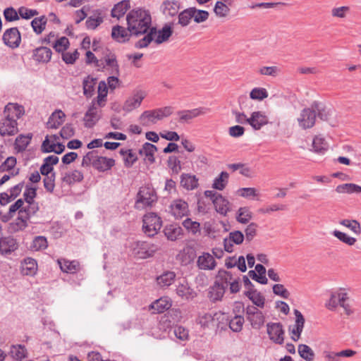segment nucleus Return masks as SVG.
Wrapping results in <instances>:
<instances>
[{
    "instance_id": "f257e3e1",
    "label": "nucleus",
    "mask_w": 361,
    "mask_h": 361,
    "mask_svg": "<svg viewBox=\"0 0 361 361\" xmlns=\"http://www.w3.org/2000/svg\"><path fill=\"white\" fill-rule=\"evenodd\" d=\"M126 20L128 30L132 35L145 34L151 28V16L148 11L141 8L130 11Z\"/></svg>"
},
{
    "instance_id": "f03ea898",
    "label": "nucleus",
    "mask_w": 361,
    "mask_h": 361,
    "mask_svg": "<svg viewBox=\"0 0 361 361\" xmlns=\"http://www.w3.org/2000/svg\"><path fill=\"white\" fill-rule=\"evenodd\" d=\"M157 200L154 189L149 185L140 187L136 196L135 208L138 210L152 207Z\"/></svg>"
},
{
    "instance_id": "7ed1b4c3",
    "label": "nucleus",
    "mask_w": 361,
    "mask_h": 361,
    "mask_svg": "<svg viewBox=\"0 0 361 361\" xmlns=\"http://www.w3.org/2000/svg\"><path fill=\"white\" fill-rule=\"evenodd\" d=\"M132 255L137 259H147L152 257L159 250L158 245L146 241L133 242L130 245Z\"/></svg>"
},
{
    "instance_id": "20e7f679",
    "label": "nucleus",
    "mask_w": 361,
    "mask_h": 361,
    "mask_svg": "<svg viewBox=\"0 0 361 361\" xmlns=\"http://www.w3.org/2000/svg\"><path fill=\"white\" fill-rule=\"evenodd\" d=\"M173 113L171 106H165L152 111H145L140 116V121L143 126L155 123L157 121L169 116Z\"/></svg>"
},
{
    "instance_id": "39448f33",
    "label": "nucleus",
    "mask_w": 361,
    "mask_h": 361,
    "mask_svg": "<svg viewBox=\"0 0 361 361\" xmlns=\"http://www.w3.org/2000/svg\"><path fill=\"white\" fill-rule=\"evenodd\" d=\"M142 222V231L149 237L154 236L162 226L161 218L154 212L145 214Z\"/></svg>"
},
{
    "instance_id": "423d86ee",
    "label": "nucleus",
    "mask_w": 361,
    "mask_h": 361,
    "mask_svg": "<svg viewBox=\"0 0 361 361\" xmlns=\"http://www.w3.org/2000/svg\"><path fill=\"white\" fill-rule=\"evenodd\" d=\"M267 328V334L271 341L276 344H282L283 343L285 332L281 323H268Z\"/></svg>"
},
{
    "instance_id": "0eeeda50",
    "label": "nucleus",
    "mask_w": 361,
    "mask_h": 361,
    "mask_svg": "<svg viewBox=\"0 0 361 361\" xmlns=\"http://www.w3.org/2000/svg\"><path fill=\"white\" fill-rule=\"evenodd\" d=\"M316 117L317 114L312 107L305 108L300 112L298 118V122L302 129L311 128L315 123Z\"/></svg>"
},
{
    "instance_id": "6e6552de",
    "label": "nucleus",
    "mask_w": 361,
    "mask_h": 361,
    "mask_svg": "<svg viewBox=\"0 0 361 361\" xmlns=\"http://www.w3.org/2000/svg\"><path fill=\"white\" fill-rule=\"evenodd\" d=\"M170 212L176 219H181L188 215V204L181 199L175 200L170 205Z\"/></svg>"
},
{
    "instance_id": "1a4fd4ad",
    "label": "nucleus",
    "mask_w": 361,
    "mask_h": 361,
    "mask_svg": "<svg viewBox=\"0 0 361 361\" xmlns=\"http://www.w3.org/2000/svg\"><path fill=\"white\" fill-rule=\"evenodd\" d=\"M102 60L104 63V68H106L110 74L119 75V65L115 54L106 49Z\"/></svg>"
},
{
    "instance_id": "9d476101",
    "label": "nucleus",
    "mask_w": 361,
    "mask_h": 361,
    "mask_svg": "<svg viewBox=\"0 0 361 361\" xmlns=\"http://www.w3.org/2000/svg\"><path fill=\"white\" fill-rule=\"evenodd\" d=\"M21 37L17 27H11L5 31L3 35V41L7 46L16 48L20 43Z\"/></svg>"
},
{
    "instance_id": "9b49d317",
    "label": "nucleus",
    "mask_w": 361,
    "mask_h": 361,
    "mask_svg": "<svg viewBox=\"0 0 361 361\" xmlns=\"http://www.w3.org/2000/svg\"><path fill=\"white\" fill-rule=\"evenodd\" d=\"M208 111L209 109L204 107L179 111L177 112L179 116L178 121L181 123H187L197 116L204 115Z\"/></svg>"
},
{
    "instance_id": "f8f14e48",
    "label": "nucleus",
    "mask_w": 361,
    "mask_h": 361,
    "mask_svg": "<svg viewBox=\"0 0 361 361\" xmlns=\"http://www.w3.org/2000/svg\"><path fill=\"white\" fill-rule=\"evenodd\" d=\"M100 117V110L97 106H96L95 102L92 101L91 106L89 107L84 116L83 120L85 121V127H93L99 120Z\"/></svg>"
},
{
    "instance_id": "ddd939ff",
    "label": "nucleus",
    "mask_w": 361,
    "mask_h": 361,
    "mask_svg": "<svg viewBox=\"0 0 361 361\" xmlns=\"http://www.w3.org/2000/svg\"><path fill=\"white\" fill-rule=\"evenodd\" d=\"M18 131L17 121L5 116L0 121V135L2 136H11Z\"/></svg>"
},
{
    "instance_id": "4468645a",
    "label": "nucleus",
    "mask_w": 361,
    "mask_h": 361,
    "mask_svg": "<svg viewBox=\"0 0 361 361\" xmlns=\"http://www.w3.org/2000/svg\"><path fill=\"white\" fill-rule=\"evenodd\" d=\"M294 314L295 316V324L293 325L292 329L290 328V331L293 334L291 338L294 341H297L300 338V335L301 333L302 332L305 320L303 315L299 310H294Z\"/></svg>"
},
{
    "instance_id": "2eb2a0df",
    "label": "nucleus",
    "mask_w": 361,
    "mask_h": 361,
    "mask_svg": "<svg viewBox=\"0 0 361 361\" xmlns=\"http://www.w3.org/2000/svg\"><path fill=\"white\" fill-rule=\"evenodd\" d=\"M18 247V243L13 237L7 236L0 238V254L1 255H8L16 250Z\"/></svg>"
},
{
    "instance_id": "dca6fc26",
    "label": "nucleus",
    "mask_w": 361,
    "mask_h": 361,
    "mask_svg": "<svg viewBox=\"0 0 361 361\" xmlns=\"http://www.w3.org/2000/svg\"><path fill=\"white\" fill-rule=\"evenodd\" d=\"M245 236L240 231H232L228 237L224 240V249L228 252H233V244L240 245L244 240Z\"/></svg>"
},
{
    "instance_id": "f3484780",
    "label": "nucleus",
    "mask_w": 361,
    "mask_h": 361,
    "mask_svg": "<svg viewBox=\"0 0 361 361\" xmlns=\"http://www.w3.org/2000/svg\"><path fill=\"white\" fill-rule=\"evenodd\" d=\"M145 97V92L142 91L137 92L133 97L126 99L123 106V109L127 112H130L133 109L138 108Z\"/></svg>"
},
{
    "instance_id": "a211bd4d",
    "label": "nucleus",
    "mask_w": 361,
    "mask_h": 361,
    "mask_svg": "<svg viewBox=\"0 0 361 361\" xmlns=\"http://www.w3.org/2000/svg\"><path fill=\"white\" fill-rule=\"evenodd\" d=\"M267 123L268 118L264 113L262 111L252 112L248 121V124H250L255 130L261 129L262 126Z\"/></svg>"
},
{
    "instance_id": "6ab92c4d",
    "label": "nucleus",
    "mask_w": 361,
    "mask_h": 361,
    "mask_svg": "<svg viewBox=\"0 0 361 361\" xmlns=\"http://www.w3.org/2000/svg\"><path fill=\"white\" fill-rule=\"evenodd\" d=\"M115 164V160L111 158L98 156L96 152L95 158L93 162V167L100 172L109 170Z\"/></svg>"
},
{
    "instance_id": "aec40b11",
    "label": "nucleus",
    "mask_w": 361,
    "mask_h": 361,
    "mask_svg": "<svg viewBox=\"0 0 361 361\" xmlns=\"http://www.w3.org/2000/svg\"><path fill=\"white\" fill-rule=\"evenodd\" d=\"M173 33V23H166L164 27L159 30L156 29V35H154V42L157 44H160L166 42Z\"/></svg>"
},
{
    "instance_id": "412c9836",
    "label": "nucleus",
    "mask_w": 361,
    "mask_h": 361,
    "mask_svg": "<svg viewBox=\"0 0 361 361\" xmlns=\"http://www.w3.org/2000/svg\"><path fill=\"white\" fill-rule=\"evenodd\" d=\"M226 286L220 283L219 281H215L214 285L209 288L208 297L212 302L221 300L225 293Z\"/></svg>"
},
{
    "instance_id": "4be33fe9",
    "label": "nucleus",
    "mask_w": 361,
    "mask_h": 361,
    "mask_svg": "<svg viewBox=\"0 0 361 361\" xmlns=\"http://www.w3.org/2000/svg\"><path fill=\"white\" fill-rule=\"evenodd\" d=\"M197 266L201 269L212 270L216 267V262L212 255L204 252L197 259Z\"/></svg>"
},
{
    "instance_id": "5701e85b",
    "label": "nucleus",
    "mask_w": 361,
    "mask_h": 361,
    "mask_svg": "<svg viewBox=\"0 0 361 361\" xmlns=\"http://www.w3.org/2000/svg\"><path fill=\"white\" fill-rule=\"evenodd\" d=\"M24 114L23 107L16 104H8L4 110L5 116L17 121Z\"/></svg>"
},
{
    "instance_id": "b1692460",
    "label": "nucleus",
    "mask_w": 361,
    "mask_h": 361,
    "mask_svg": "<svg viewBox=\"0 0 361 361\" xmlns=\"http://www.w3.org/2000/svg\"><path fill=\"white\" fill-rule=\"evenodd\" d=\"M130 35L128 30L122 26L116 25L112 28L111 37L118 42L123 43L128 41Z\"/></svg>"
},
{
    "instance_id": "393cba45",
    "label": "nucleus",
    "mask_w": 361,
    "mask_h": 361,
    "mask_svg": "<svg viewBox=\"0 0 361 361\" xmlns=\"http://www.w3.org/2000/svg\"><path fill=\"white\" fill-rule=\"evenodd\" d=\"M157 151V147L149 142H145L139 149V154L145 156V159L149 163L153 164L155 161L154 153Z\"/></svg>"
},
{
    "instance_id": "a878e982",
    "label": "nucleus",
    "mask_w": 361,
    "mask_h": 361,
    "mask_svg": "<svg viewBox=\"0 0 361 361\" xmlns=\"http://www.w3.org/2000/svg\"><path fill=\"white\" fill-rule=\"evenodd\" d=\"M65 116V114L61 110H56L49 116L47 123V127L52 129L58 128L63 123Z\"/></svg>"
},
{
    "instance_id": "bb28decb",
    "label": "nucleus",
    "mask_w": 361,
    "mask_h": 361,
    "mask_svg": "<svg viewBox=\"0 0 361 361\" xmlns=\"http://www.w3.org/2000/svg\"><path fill=\"white\" fill-rule=\"evenodd\" d=\"M198 178L195 175L183 173L180 176V185L188 190H192L198 187Z\"/></svg>"
},
{
    "instance_id": "cd10ccee",
    "label": "nucleus",
    "mask_w": 361,
    "mask_h": 361,
    "mask_svg": "<svg viewBox=\"0 0 361 361\" xmlns=\"http://www.w3.org/2000/svg\"><path fill=\"white\" fill-rule=\"evenodd\" d=\"M51 50L46 47H40L34 50V59L38 62L47 63L51 58Z\"/></svg>"
},
{
    "instance_id": "c85d7f7f",
    "label": "nucleus",
    "mask_w": 361,
    "mask_h": 361,
    "mask_svg": "<svg viewBox=\"0 0 361 361\" xmlns=\"http://www.w3.org/2000/svg\"><path fill=\"white\" fill-rule=\"evenodd\" d=\"M171 307V303L166 298H161L149 305V309L152 310V313H162Z\"/></svg>"
},
{
    "instance_id": "c756f323",
    "label": "nucleus",
    "mask_w": 361,
    "mask_h": 361,
    "mask_svg": "<svg viewBox=\"0 0 361 361\" xmlns=\"http://www.w3.org/2000/svg\"><path fill=\"white\" fill-rule=\"evenodd\" d=\"M130 8V1L128 0H123L116 5H114V8L111 10V16L113 18H116L117 19L123 17L126 11Z\"/></svg>"
},
{
    "instance_id": "7c9ffc66",
    "label": "nucleus",
    "mask_w": 361,
    "mask_h": 361,
    "mask_svg": "<svg viewBox=\"0 0 361 361\" xmlns=\"http://www.w3.org/2000/svg\"><path fill=\"white\" fill-rule=\"evenodd\" d=\"M161 11L165 16H174L179 10V4L176 1H164L161 6Z\"/></svg>"
},
{
    "instance_id": "2f4dec72",
    "label": "nucleus",
    "mask_w": 361,
    "mask_h": 361,
    "mask_svg": "<svg viewBox=\"0 0 361 361\" xmlns=\"http://www.w3.org/2000/svg\"><path fill=\"white\" fill-rule=\"evenodd\" d=\"M182 231L180 226L174 224L168 225L164 229L165 236L171 241L177 240L182 235Z\"/></svg>"
},
{
    "instance_id": "473e14b6",
    "label": "nucleus",
    "mask_w": 361,
    "mask_h": 361,
    "mask_svg": "<svg viewBox=\"0 0 361 361\" xmlns=\"http://www.w3.org/2000/svg\"><path fill=\"white\" fill-rule=\"evenodd\" d=\"M176 274L173 271H164L161 275L157 278V284L161 287H168L171 286L175 281Z\"/></svg>"
},
{
    "instance_id": "72a5a7b5",
    "label": "nucleus",
    "mask_w": 361,
    "mask_h": 361,
    "mask_svg": "<svg viewBox=\"0 0 361 361\" xmlns=\"http://www.w3.org/2000/svg\"><path fill=\"white\" fill-rule=\"evenodd\" d=\"M176 290L178 296L185 300L192 299L196 295L193 290L190 288L185 281L184 283H180Z\"/></svg>"
},
{
    "instance_id": "f704fd0d",
    "label": "nucleus",
    "mask_w": 361,
    "mask_h": 361,
    "mask_svg": "<svg viewBox=\"0 0 361 361\" xmlns=\"http://www.w3.org/2000/svg\"><path fill=\"white\" fill-rule=\"evenodd\" d=\"M83 174L78 170H73L70 172H67L62 177V181L66 184L71 185L77 182H81L83 180Z\"/></svg>"
},
{
    "instance_id": "c9c22d12",
    "label": "nucleus",
    "mask_w": 361,
    "mask_h": 361,
    "mask_svg": "<svg viewBox=\"0 0 361 361\" xmlns=\"http://www.w3.org/2000/svg\"><path fill=\"white\" fill-rule=\"evenodd\" d=\"M312 148L315 153L323 154L329 149V145L320 135L315 136L312 141Z\"/></svg>"
},
{
    "instance_id": "e433bc0d",
    "label": "nucleus",
    "mask_w": 361,
    "mask_h": 361,
    "mask_svg": "<svg viewBox=\"0 0 361 361\" xmlns=\"http://www.w3.org/2000/svg\"><path fill=\"white\" fill-rule=\"evenodd\" d=\"M216 211L223 215H226L229 211V202L224 198L221 195L218 196L213 201Z\"/></svg>"
},
{
    "instance_id": "4c0bfd02",
    "label": "nucleus",
    "mask_w": 361,
    "mask_h": 361,
    "mask_svg": "<svg viewBox=\"0 0 361 361\" xmlns=\"http://www.w3.org/2000/svg\"><path fill=\"white\" fill-rule=\"evenodd\" d=\"M312 109L316 112L318 117L322 121H328L331 115V110L326 109L322 103L314 102L312 104Z\"/></svg>"
},
{
    "instance_id": "58836bf2",
    "label": "nucleus",
    "mask_w": 361,
    "mask_h": 361,
    "mask_svg": "<svg viewBox=\"0 0 361 361\" xmlns=\"http://www.w3.org/2000/svg\"><path fill=\"white\" fill-rule=\"evenodd\" d=\"M58 263L62 271L70 274L76 272L79 266L78 262H70L66 259H58Z\"/></svg>"
},
{
    "instance_id": "ea45409f",
    "label": "nucleus",
    "mask_w": 361,
    "mask_h": 361,
    "mask_svg": "<svg viewBox=\"0 0 361 361\" xmlns=\"http://www.w3.org/2000/svg\"><path fill=\"white\" fill-rule=\"evenodd\" d=\"M336 191L338 193H361V186L354 183H345L338 185Z\"/></svg>"
},
{
    "instance_id": "a19ab883",
    "label": "nucleus",
    "mask_w": 361,
    "mask_h": 361,
    "mask_svg": "<svg viewBox=\"0 0 361 361\" xmlns=\"http://www.w3.org/2000/svg\"><path fill=\"white\" fill-rule=\"evenodd\" d=\"M252 218V213L247 207H240L237 212L236 220L238 222L246 224Z\"/></svg>"
},
{
    "instance_id": "79ce46f5",
    "label": "nucleus",
    "mask_w": 361,
    "mask_h": 361,
    "mask_svg": "<svg viewBox=\"0 0 361 361\" xmlns=\"http://www.w3.org/2000/svg\"><path fill=\"white\" fill-rule=\"evenodd\" d=\"M228 177L229 175L227 172L222 171L219 176L214 180L212 188L216 190H223L228 182Z\"/></svg>"
},
{
    "instance_id": "37998d69",
    "label": "nucleus",
    "mask_w": 361,
    "mask_h": 361,
    "mask_svg": "<svg viewBox=\"0 0 361 361\" xmlns=\"http://www.w3.org/2000/svg\"><path fill=\"white\" fill-rule=\"evenodd\" d=\"M245 295L252 302V303L259 307H264L265 298L257 290L252 292H245Z\"/></svg>"
},
{
    "instance_id": "c03bdc74",
    "label": "nucleus",
    "mask_w": 361,
    "mask_h": 361,
    "mask_svg": "<svg viewBox=\"0 0 361 361\" xmlns=\"http://www.w3.org/2000/svg\"><path fill=\"white\" fill-rule=\"evenodd\" d=\"M149 30V32L143 37V38L138 40L135 44V47L137 49H142L147 47L149 44L152 41L154 40V35H156V27H151Z\"/></svg>"
},
{
    "instance_id": "a18cd8bd",
    "label": "nucleus",
    "mask_w": 361,
    "mask_h": 361,
    "mask_svg": "<svg viewBox=\"0 0 361 361\" xmlns=\"http://www.w3.org/2000/svg\"><path fill=\"white\" fill-rule=\"evenodd\" d=\"M96 78L90 76L86 77L82 82L83 93L87 97L92 96L94 91V85L96 84Z\"/></svg>"
},
{
    "instance_id": "49530a36",
    "label": "nucleus",
    "mask_w": 361,
    "mask_h": 361,
    "mask_svg": "<svg viewBox=\"0 0 361 361\" xmlns=\"http://www.w3.org/2000/svg\"><path fill=\"white\" fill-rule=\"evenodd\" d=\"M48 247V242L46 237L38 235L34 238L30 250L33 251H39L45 250Z\"/></svg>"
},
{
    "instance_id": "de8ad7c7",
    "label": "nucleus",
    "mask_w": 361,
    "mask_h": 361,
    "mask_svg": "<svg viewBox=\"0 0 361 361\" xmlns=\"http://www.w3.org/2000/svg\"><path fill=\"white\" fill-rule=\"evenodd\" d=\"M300 356L306 361H313L314 358V353L312 349L307 345L300 344L298 348Z\"/></svg>"
},
{
    "instance_id": "09e8293b",
    "label": "nucleus",
    "mask_w": 361,
    "mask_h": 361,
    "mask_svg": "<svg viewBox=\"0 0 361 361\" xmlns=\"http://www.w3.org/2000/svg\"><path fill=\"white\" fill-rule=\"evenodd\" d=\"M37 269V264L35 259L27 257L24 259L23 264V271L26 275H33Z\"/></svg>"
},
{
    "instance_id": "8fccbe9b",
    "label": "nucleus",
    "mask_w": 361,
    "mask_h": 361,
    "mask_svg": "<svg viewBox=\"0 0 361 361\" xmlns=\"http://www.w3.org/2000/svg\"><path fill=\"white\" fill-rule=\"evenodd\" d=\"M252 327L255 329H260L264 324L265 317L262 312H257L255 315L251 317H248L247 319Z\"/></svg>"
},
{
    "instance_id": "3c124183",
    "label": "nucleus",
    "mask_w": 361,
    "mask_h": 361,
    "mask_svg": "<svg viewBox=\"0 0 361 361\" xmlns=\"http://www.w3.org/2000/svg\"><path fill=\"white\" fill-rule=\"evenodd\" d=\"M10 354L11 357L16 360H22L26 357L27 350L24 345H12L10 350Z\"/></svg>"
},
{
    "instance_id": "603ef678",
    "label": "nucleus",
    "mask_w": 361,
    "mask_h": 361,
    "mask_svg": "<svg viewBox=\"0 0 361 361\" xmlns=\"http://www.w3.org/2000/svg\"><path fill=\"white\" fill-rule=\"evenodd\" d=\"M47 24V18L44 16L34 18L31 22V25L35 32L37 35L41 34L45 29Z\"/></svg>"
},
{
    "instance_id": "864d4df0",
    "label": "nucleus",
    "mask_w": 361,
    "mask_h": 361,
    "mask_svg": "<svg viewBox=\"0 0 361 361\" xmlns=\"http://www.w3.org/2000/svg\"><path fill=\"white\" fill-rule=\"evenodd\" d=\"M32 139V135H20L16 139L15 146L18 151H23L26 149Z\"/></svg>"
},
{
    "instance_id": "5fc2aeb1",
    "label": "nucleus",
    "mask_w": 361,
    "mask_h": 361,
    "mask_svg": "<svg viewBox=\"0 0 361 361\" xmlns=\"http://www.w3.org/2000/svg\"><path fill=\"white\" fill-rule=\"evenodd\" d=\"M120 154L124 157V164L126 167L129 168L137 161V157L131 149H123L120 150Z\"/></svg>"
},
{
    "instance_id": "6e6d98bb",
    "label": "nucleus",
    "mask_w": 361,
    "mask_h": 361,
    "mask_svg": "<svg viewBox=\"0 0 361 361\" xmlns=\"http://www.w3.org/2000/svg\"><path fill=\"white\" fill-rule=\"evenodd\" d=\"M69 44L68 39L66 37H61L53 42L52 47L56 51L63 54L68 48Z\"/></svg>"
},
{
    "instance_id": "4d7b16f0",
    "label": "nucleus",
    "mask_w": 361,
    "mask_h": 361,
    "mask_svg": "<svg viewBox=\"0 0 361 361\" xmlns=\"http://www.w3.org/2000/svg\"><path fill=\"white\" fill-rule=\"evenodd\" d=\"M235 278V277H233V275L231 271L220 270L218 272L217 281H219L220 283L224 284L226 288L229 283H231Z\"/></svg>"
},
{
    "instance_id": "13d9d810",
    "label": "nucleus",
    "mask_w": 361,
    "mask_h": 361,
    "mask_svg": "<svg viewBox=\"0 0 361 361\" xmlns=\"http://www.w3.org/2000/svg\"><path fill=\"white\" fill-rule=\"evenodd\" d=\"M332 234L340 241L350 246L353 245L357 241L356 238L337 230L334 231Z\"/></svg>"
},
{
    "instance_id": "bf43d9fd",
    "label": "nucleus",
    "mask_w": 361,
    "mask_h": 361,
    "mask_svg": "<svg viewBox=\"0 0 361 361\" xmlns=\"http://www.w3.org/2000/svg\"><path fill=\"white\" fill-rule=\"evenodd\" d=\"M191 13L192 14V18H194V21L200 23L206 21L209 18V13L207 11L199 10L194 7L190 8Z\"/></svg>"
},
{
    "instance_id": "052dcab7",
    "label": "nucleus",
    "mask_w": 361,
    "mask_h": 361,
    "mask_svg": "<svg viewBox=\"0 0 361 361\" xmlns=\"http://www.w3.org/2000/svg\"><path fill=\"white\" fill-rule=\"evenodd\" d=\"M259 73L262 75L276 77L281 73V69L278 66H262L259 71Z\"/></svg>"
},
{
    "instance_id": "680f3d73",
    "label": "nucleus",
    "mask_w": 361,
    "mask_h": 361,
    "mask_svg": "<svg viewBox=\"0 0 361 361\" xmlns=\"http://www.w3.org/2000/svg\"><path fill=\"white\" fill-rule=\"evenodd\" d=\"M244 317L240 315H236L229 322V327L234 332H239L242 330L244 324Z\"/></svg>"
},
{
    "instance_id": "e2e57ef3",
    "label": "nucleus",
    "mask_w": 361,
    "mask_h": 361,
    "mask_svg": "<svg viewBox=\"0 0 361 361\" xmlns=\"http://www.w3.org/2000/svg\"><path fill=\"white\" fill-rule=\"evenodd\" d=\"M178 257L181 260V263L186 265L194 260L195 254L194 250L191 248H187L183 250V252L179 254Z\"/></svg>"
},
{
    "instance_id": "0e129e2a",
    "label": "nucleus",
    "mask_w": 361,
    "mask_h": 361,
    "mask_svg": "<svg viewBox=\"0 0 361 361\" xmlns=\"http://www.w3.org/2000/svg\"><path fill=\"white\" fill-rule=\"evenodd\" d=\"M339 223L340 224L350 228L355 234L358 235L361 233L360 224L356 220L343 219Z\"/></svg>"
},
{
    "instance_id": "69168bd1",
    "label": "nucleus",
    "mask_w": 361,
    "mask_h": 361,
    "mask_svg": "<svg viewBox=\"0 0 361 361\" xmlns=\"http://www.w3.org/2000/svg\"><path fill=\"white\" fill-rule=\"evenodd\" d=\"M250 97L254 100H263L268 97V92L265 88L255 87L250 93Z\"/></svg>"
},
{
    "instance_id": "338daca9",
    "label": "nucleus",
    "mask_w": 361,
    "mask_h": 361,
    "mask_svg": "<svg viewBox=\"0 0 361 361\" xmlns=\"http://www.w3.org/2000/svg\"><path fill=\"white\" fill-rule=\"evenodd\" d=\"M183 226L193 235L200 231V224L197 221H193L191 219L187 218L183 222Z\"/></svg>"
},
{
    "instance_id": "774afa93",
    "label": "nucleus",
    "mask_w": 361,
    "mask_h": 361,
    "mask_svg": "<svg viewBox=\"0 0 361 361\" xmlns=\"http://www.w3.org/2000/svg\"><path fill=\"white\" fill-rule=\"evenodd\" d=\"M191 12V9L189 8L180 13L178 15V23L183 27L187 26L192 18V14Z\"/></svg>"
}]
</instances>
